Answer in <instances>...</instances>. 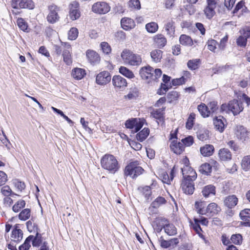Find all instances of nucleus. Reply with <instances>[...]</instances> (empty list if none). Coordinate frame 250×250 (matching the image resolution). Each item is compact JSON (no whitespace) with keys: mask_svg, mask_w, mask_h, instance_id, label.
Wrapping results in <instances>:
<instances>
[{"mask_svg":"<svg viewBox=\"0 0 250 250\" xmlns=\"http://www.w3.org/2000/svg\"><path fill=\"white\" fill-rule=\"evenodd\" d=\"M212 167L208 163H205L202 164L200 168L199 171L203 174L208 175L211 172Z\"/></svg>","mask_w":250,"mask_h":250,"instance_id":"35","label":"nucleus"},{"mask_svg":"<svg viewBox=\"0 0 250 250\" xmlns=\"http://www.w3.org/2000/svg\"><path fill=\"white\" fill-rule=\"evenodd\" d=\"M247 42V39L245 37L239 36L236 41L237 44L240 46L244 47L246 46Z\"/></svg>","mask_w":250,"mask_h":250,"instance_id":"62","label":"nucleus"},{"mask_svg":"<svg viewBox=\"0 0 250 250\" xmlns=\"http://www.w3.org/2000/svg\"><path fill=\"white\" fill-rule=\"evenodd\" d=\"M0 192L1 194L5 197L6 196H13L14 195H18L17 194L13 192L8 186H4L1 188Z\"/></svg>","mask_w":250,"mask_h":250,"instance_id":"39","label":"nucleus"},{"mask_svg":"<svg viewBox=\"0 0 250 250\" xmlns=\"http://www.w3.org/2000/svg\"><path fill=\"white\" fill-rule=\"evenodd\" d=\"M41 237V235L38 232H37L35 237L33 236L31 241L32 242V245L34 247H39L40 246L42 242Z\"/></svg>","mask_w":250,"mask_h":250,"instance_id":"56","label":"nucleus"},{"mask_svg":"<svg viewBox=\"0 0 250 250\" xmlns=\"http://www.w3.org/2000/svg\"><path fill=\"white\" fill-rule=\"evenodd\" d=\"M31 215V211L29 208L22 210L19 214V218L21 220L25 221L29 218Z\"/></svg>","mask_w":250,"mask_h":250,"instance_id":"44","label":"nucleus"},{"mask_svg":"<svg viewBox=\"0 0 250 250\" xmlns=\"http://www.w3.org/2000/svg\"><path fill=\"white\" fill-rule=\"evenodd\" d=\"M163 228L165 232L169 236L174 235L177 233V229L172 224L165 225Z\"/></svg>","mask_w":250,"mask_h":250,"instance_id":"31","label":"nucleus"},{"mask_svg":"<svg viewBox=\"0 0 250 250\" xmlns=\"http://www.w3.org/2000/svg\"><path fill=\"white\" fill-rule=\"evenodd\" d=\"M102 167L111 173H115L120 167L116 157L111 154L104 155L101 160Z\"/></svg>","mask_w":250,"mask_h":250,"instance_id":"1","label":"nucleus"},{"mask_svg":"<svg viewBox=\"0 0 250 250\" xmlns=\"http://www.w3.org/2000/svg\"><path fill=\"white\" fill-rule=\"evenodd\" d=\"M154 186V184L151 185V187L150 186H145L143 187H139L138 189L144 195L145 198L146 199H148L149 196L151 194V189L152 188V187Z\"/></svg>","mask_w":250,"mask_h":250,"instance_id":"36","label":"nucleus"},{"mask_svg":"<svg viewBox=\"0 0 250 250\" xmlns=\"http://www.w3.org/2000/svg\"><path fill=\"white\" fill-rule=\"evenodd\" d=\"M62 45L64 47L62 52L63 61L67 65H70L72 62L71 45L67 43H64Z\"/></svg>","mask_w":250,"mask_h":250,"instance_id":"14","label":"nucleus"},{"mask_svg":"<svg viewBox=\"0 0 250 250\" xmlns=\"http://www.w3.org/2000/svg\"><path fill=\"white\" fill-rule=\"evenodd\" d=\"M33 236L30 235L25 240L23 244L20 246V250H28L31 247L30 242L32 240Z\"/></svg>","mask_w":250,"mask_h":250,"instance_id":"48","label":"nucleus"},{"mask_svg":"<svg viewBox=\"0 0 250 250\" xmlns=\"http://www.w3.org/2000/svg\"><path fill=\"white\" fill-rule=\"evenodd\" d=\"M78 30L75 27L71 28L68 32V38L70 40H75L78 36Z\"/></svg>","mask_w":250,"mask_h":250,"instance_id":"49","label":"nucleus"},{"mask_svg":"<svg viewBox=\"0 0 250 250\" xmlns=\"http://www.w3.org/2000/svg\"><path fill=\"white\" fill-rule=\"evenodd\" d=\"M111 80V75L108 71H104L99 73L96 77V82L99 85H105Z\"/></svg>","mask_w":250,"mask_h":250,"instance_id":"12","label":"nucleus"},{"mask_svg":"<svg viewBox=\"0 0 250 250\" xmlns=\"http://www.w3.org/2000/svg\"><path fill=\"white\" fill-rule=\"evenodd\" d=\"M197 108L201 116L204 118L208 117L210 115V111L208 110V107L204 104H199Z\"/></svg>","mask_w":250,"mask_h":250,"instance_id":"29","label":"nucleus"},{"mask_svg":"<svg viewBox=\"0 0 250 250\" xmlns=\"http://www.w3.org/2000/svg\"><path fill=\"white\" fill-rule=\"evenodd\" d=\"M171 150L176 154H180L184 150L185 146L180 142H177L176 140L171 141L170 145Z\"/></svg>","mask_w":250,"mask_h":250,"instance_id":"20","label":"nucleus"},{"mask_svg":"<svg viewBox=\"0 0 250 250\" xmlns=\"http://www.w3.org/2000/svg\"><path fill=\"white\" fill-rule=\"evenodd\" d=\"M224 121H225V119L221 116L216 117L213 120V124L215 128L220 132H222L225 128Z\"/></svg>","mask_w":250,"mask_h":250,"instance_id":"24","label":"nucleus"},{"mask_svg":"<svg viewBox=\"0 0 250 250\" xmlns=\"http://www.w3.org/2000/svg\"><path fill=\"white\" fill-rule=\"evenodd\" d=\"M221 110L228 113L231 112L234 116L237 115L243 110V103L237 100H233L228 104H223L221 106Z\"/></svg>","mask_w":250,"mask_h":250,"instance_id":"4","label":"nucleus"},{"mask_svg":"<svg viewBox=\"0 0 250 250\" xmlns=\"http://www.w3.org/2000/svg\"><path fill=\"white\" fill-rule=\"evenodd\" d=\"M240 216L242 220L250 221V209L246 208L240 213Z\"/></svg>","mask_w":250,"mask_h":250,"instance_id":"52","label":"nucleus"},{"mask_svg":"<svg viewBox=\"0 0 250 250\" xmlns=\"http://www.w3.org/2000/svg\"><path fill=\"white\" fill-rule=\"evenodd\" d=\"M101 47L104 54H108L111 51L110 46L106 42H102L101 43Z\"/></svg>","mask_w":250,"mask_h":250,"instance_id":"57","label":"nucleus"},{"mask_svg":"<svg viewBox=\"0 0 250 250\" xmlns=\"http://www.w3.org/2000/svg\"><path fill=\"white\" fill-rule=\"evenodd\" d=\"M195 208L197 212L201 215L206 214V208L204 203L202 202L197 201L195 203Z\"/></svg>","mask_w":250,"mask_h":250,"instance_id":"40","label":"nucleus"},{"mask_svg":"<svg viewBox=\"0 0 250 250\" xmlns=\"http://www.w3.org/2000/svg\"><path fill=\"white\" fill-rule=\"evenodd\" d=\"M183 146H189L193 143V138L192 136H188L182 140Z\"/></svg>","mask_w":250,"mask_h":250,"instance_id":"64","label":"nucleus"},{"mask_svg":"<svg viewBox=\"0 0 250 250\" xmlns=\"http://www.w3.org/2000/svg\"><path fill=\"white\" fill-rule=\"evenodd\" d=\"M204 13L208 19H211L215 14V8L207 5L204 10Z\"/></svg>","mask_w":250,"mask_h":250,"instance_id":"46","label":"nucleus"},{"mask_svg":"<svg viewBox=\"0 0 250 250\" xmlns=\"http://www.w3.org/2000/svg\"><path fill=\"white\" fill-rule=\"evenodd\" d=\"M180 43L184 46H191L193 44L192 39L189 36L182 34L179 38Z\"/></svg>","mask_w":250,"mask_h":250,"instance_id":"28","label":"nucleus"},{"mask_svg":"<svg viewBox=\"0 0 250 250\" xmlns=\"http://www.w3.org/2000/svg\"><path fill=\"white\" fill-rule=\"evenodd\" d=\"M166 200L164 197H158L151 204V206L153 208H158L162 204H165Z\"/></svg>","mask_w":250,"mask_h":250,"instance_id":"50","label":"nucleus"},{"mask_svg":"<svg viewBox=\"0 0 250 250\" xmlns=\"http://www.w3.org/2000/svg\"><path fill=\"white\" fill-rule=\"evenodd\" d=\"M238 202V199L235 195H230L225 197L224 204L229 208H232L236 206Z\"/></svg>","mask_w":250,"mask_h":250,"instance_id":"16","label":"nucleus"},{"mask_svg":"<svg viewBox=\"0 0 250 250\" xmlns=\"http://www.w3.org/2000/svg\"><path fill=\"white\" fill-rule=\"evenodd\" d=\"M207 106L208 107V110L210 111V114H213L216 112V111L218 109L217 102L215 101L210 102L208 104Z\"/></svg>","mask_w":250,"mask_h":250,"instance_id":"59","label":"nucleus"},{"mask_svg":"<svg viewBox=\"0 0 250 250\" xmlns=\"http://www.w3.org/2000/svg\"><path fill=\"white\" fill-rule=\"evenodd\" d=\"M22 239V230L20 229H15L13 230L11 235V239L12 241L18 242Z\"/></svg>","mask_w":250,"mask_h":250,"instance_id":"30","label":"nucleus"},{"mask_svg":"<svg viewBox=\"0 0 250 250\" xmlns=\"http://www.w3.org/2000/svg\"><path fill=\"white\" fill-rule=\"evenodd\" d=\"M125 125L126 128L131 129L135 133L142 127L143 124L140 119L132 118L126 121Z\"/></svg>","mask_w":250,"mask_h":250,"instance_id":"7","label":"nucleus"},{"mask_svg":"<svg viewBox=\"0 0 250 250\" xmlns=\"http://www.w3.org/2000/svg\"><path fill=\"white\" fill-rule=\"evenodd\" d=\"M119 72L125 77L131 79L134 77L133 72L125 66H121L119 68Z\"/></svg>","mask_w":250,"mask_h":250,"instance_id":"38","label":"nucleus"},{"mask_svg":"<svg viewBox=\"0 0 250 250\" xmlns=\"http://www.w3.org/2000/svg\"><path fill=\"white\" fill-rule=\"evenodd\" d=\"M92 11L100 14H104L110 10V7L105 2H97L92 7Z\"/></svg>","mask_w":250,"mask_h":250,"instance_id":"9","label":"nucleus"},{"mask_svg":"<svg viewBox=\"0 0 250 250\" xmlns=\"http://www.w3.org/2000/svg\"><path fill=\"white\" fill-rule=\"evenodd\" d=\"M146 29L148 32L154 33L157 31L158 25L155 22H151L146 25Z\"/></svg>","mask_w":250,"mask_h":250,"instance_id":"42","label":"nucleus"},{"mask_svg":"<svg viewBox=\"0 0 250 250\" xmlns=\"http://www.w3.org/2000/svg\"><path fill=\"white\" fill-rule=\"evenodd\" d=\"M230 240L232 243L236 245H240L242 242V236L240 234L232 235Z\"/></svg>","mask_w":250,"mask_h":250,"instance_id":"55","label":"nucleus"},{"mask_svg":"<svg viewBox=\"0 0 250 250\" xmlns=\"http://www.w3.org/2000/svg\"><path fill=\"white\" fill-rule=\"evenodd\" d=\"M197 137L201 141L207 140L208 138V131L206 130H202L198 131L197 132Z\"/></svg>","mask_w":250,"mask_h":250,"instance_id":"54","label":"nucleus"},{"mask_svg":"<svg viewBox=\"0 0 250 250\" xmlns=\"http://www.w3.org/2000/svg\"><path fill=\"white\" fill-rule=\"evenodd\" d=\"M149 134V129L148 128L145 127L142 131L137 134L136 139L138 141L143 142L147 137Z\"/></svg>","mask_w":250,"mask_h":250,"instance_id":"33","label":"nucleus"},{"mask_svg":"<svg viewBox=\"0 0 250 250\" xmlns=\"http://www.w3.org/2000/svg\"><path fill=\"white\" fill-rule=\"evenodd\" d=\"M202 193L203 196L207 198L213 196L216 194L215 187L212 185H208L203 187Z\"/></svg>","mask_w":250,"mask_h":250,"instance_id":"17","label":"nucleus"},{"mask_svg":"<svg viewBox=\"0 0 250 250\" xmlns=\"http://www.w3.org/2000/svg\"><path fill=\"white\" fill-rule=\"evenodd\" d=\"M183 179L195 181L197 178V174L195 170L190 167H184L181 168Z\"/></svg>","mask_w":250,"mask_h":250,"instance_id":"11","label":"nucleus"},{"mask_svg":"<svg viewBox=\"0 0 250 250\" xmlns=\"http://www.w3.org/2000/svg\"><path fill=\"white\" fill-rule=\"evenodd\" d=\"M162 74V70L157 68L154 70L149 65L142 67L140 70V75L142 78L147 80L148 82L151 81H156Z\"/></svg>","mask_w":250,"mask_h":250,"instance_id":"2","label":"nucleus"},{"mask_svg":"<svg viewBox=\"0 0 250 250\" xmlns=\"http://www.w3.org/2000/svg\"><path fill=\"white\" fill-rule=\"evenodd\" d=\"M79 6V2L76 1H72L69 5V16L70 19L73 21L76 20L80 17L81 12Z\"/></svg>","mask_w":250,"mask_h":250,"instance_id":"8","label":"nucleus"},{"mask_svg":"<svg viewBox=\"0 0 250 250\" xmlns=\"http://www.w3.org/2000/svg\"><path fill=\"white\" fill-rule=\"evenodd\" d=\"M17 23L18 27L23 31L26 32L29 31L27 23L22 18H18Z\"/></svg>","mask_w":250,"mask_h":250,"instance_id":"37","label":"nucleus"},{"mask_svg":"<svg viewBox=\"0 0 250 250\" xmlns=\"http://www.w3.org/2000/svg\"><path fill=\"white\" fill-rule=\"evenodd\" d=\"M153 40L155 44L159 48H163L167 42V39L161 34L155 35L153 37Z\"/></svg>","mask_w":250,"mask_h":250,"instance_id":"19","label":"nucleus"},{"mask_svg":"<svg viewBox=\"0 0 250 250\" xmlns=\"http://www.w3.org/2000/svg\"><path fill=\"white\" fill-rule=\"evenodd\" d=\"M181 188L183 192L187 194H192L194 191V181L183 179L181 183Z\"/></svg>","mask_w":250,"mask_h":250,"instance_id":"10","label":"nucleus"},{"mask_svg":"<svg viewBox=\"0 0 250 250\" xmlns=\"http://www.w3.org/2000/svg\"><path fill=\"white\" fill-rule=\"evenodd\" d=\"M86 57L88 62L92 65L98 64L100 61L99 54L93 50H87L86 52Z\"/></svg>","mask_w":250,"mask_h":250,"instance_id":"15","label":"nucleus"},{"mask_svg":"<svg viewBox=\"0 0 250 250\" xmlns=\"http://www.w3.org/2000/svg\"><path fill=\"white\" fill-rule=\"evenodd\" d=\"M214 151V147L211 145H206L200 148L201 153L204 156H210Z\"/></svg>","mask_w":250,"mask_h":250,"instance_id":"27","label":"nucleus"},{"mask_svg":"<svg viewBox=\"0 0 250 250\" xmlns=\"http://www.w3.org/2000/svg\"><path fill=\"white\" fill-rule=\"evenodd\" d=\"M165 108H159L153 111L151 113L152 115L154 118L158 120H162L163 118L164 110Z\"/></svg>","mask_w":250,"mask_h":250,"instance_id":"47","label":"nucleus"},{"mask_svg":"<svg viewBox=\"0 0 250 250\" xmlns=\"http://www.w3.org/2000/svg\"><path fill=\"white\" fill-rule=\"evenodd\" d=\"M174 22L171 20H168L166 21L164 25V28L167 34L169 37H174L175 34Z\"/></svg>","mask_w":250,"mask_h":250,"instance_id":"21","label":"nucleus"},{"mask_svg":"<svg viewBox=\"0 0 250 250\" xmlns=\"http://www.w3.org/2000/svg\"><path fill=\"white\" fill-rule=\"evenodd\" d=\"M86 74L85 71L82 68H75L72 71V77L76 80H81Z\"/></svg>","mask_w":250,"mask_h":250,"instance_id":"26","label":"nucleus"},{"mask_svg":"<svg viewBox=\"0 0 250 250\" xmlns=\"http://www.w3.org/2000/svg\"><path fill=\"white\" fill-rule=\"evenodd\" d=\"M112 82L114 87L117 89H123L127 84L126 79L120 75L113 76Z\"/></svg>","mask_w":250,"mask_h":250,"instance_id":"13","label":"nucleus"},{"mask_svg":"<svg viewBox=\"0 0 250 250\" xmlns=\"http://www.w3.org/2000/svg\"><path fill=\"white\" fill-rule=\"evenodd\" d=\"M13 184L17 189L20 191H21L25 188L24 183L21 181H19L18 180H14Z\"/></svg>","mask_w":250,"mask_h":250,"instance_id":"61","label":"nucleus"},{"mask_svg":"<svg viewBox=\"0 0 250 250\" xmlns=\"http://www.w3.org/2000/svg\"><path fill=\"white\" fill-rule=\"evenodd\" d=\"M163 52L158 49L153 50L150 54L152 60L155 62H158L161 61L162 58Z\"/></svg>","mask_w":250,"mask_h":250,"instance_id":"32","label":"nucleus"},{"mask_svg":"<svg viewBox=\"0 0 250 250\" xmlns=\"http://www.w3.org/2000/svg\"><path fill=\"white\" fill-rule=\"evenodd\" d=\"M25 206V202L24 200H20L18 201L12 208L13 210L15 212H18L20 209L24 207Z\"/></svg>","mask_w":250,"mask_h":250,"instance_id":"51","label":"nucleus"},{"mask_svg":"<svg viewBox=\"0 0 250 250\" xmlns=\"http://www.w3.org/2000/svg\"><path fill=\"white\" fill-rule=\"evenodd\" d=\"M144 169L138 166L137 162H131L126 166L125 170V174L129 176L132 178H135L138 175L143 173Z\"/></svg>","mask_w":250,"mask_h":250,"instance_id":"5","label":"nucleus"},{"mask_svg":"<svg viewBox=\"0 0 250 250\" xmlns=\"http://www.w3.org/2000/svg\"><path fill=\"white\" fill-rule=\"evenodd\" d=\"M196 115L194 113H191L187 120L186 123V127L188 129L192 128L193 125L194 120L195 118Z\"/></svg>","mask_w":250,"mask_h":250,"instance_id":"53","label":"nucleus"},{"mask_svg":"<svg viewBox=\"0 0 250 250\" xmlns=\"http://www.w3.org/2000/svg\"><path fill=\"white\" fill-rule=\"evenodd\" d=\"M199 223V219L196 218H194V223L190 222L191 226L192 227V228L194 229V230L197 233L199 234V236H201V232L202 231V230L200 227Z\"/></svg>","mask_w":250,"mask_h":250,"instance_id":"41","label":"nucleus"},{"mask_svg":"<svg viewBox=\"0 0 250 250\" xmlns=\"http://www.w3.org/2000/svg\"><path fill=\"white\" fill-rule=\"evenodd\" d=\"M220 210V208L216 203H211L206 208L205 215L207 216H213L218 213Z\"/></svg>","mask_w":250,"mask_h":250,"instance_id":"18","label":"nucleus"},{"mask_svg":"<svg viewBox=\"0 0 250 250\" xmlns=\"http://www.w3.org/2000/svg\"><path fill=\"white\" fill-rule=\"evenodd\" d=\"M48 8L49 13L47 16V20L50 23H54L60 19L58 12L60 11V8L55 4H52L49 5Z\"/></svg>","mask_w":250,"mask_h":250,"instance_id":"6","label":"nucleus"},{"mask_svg":"<svg viewBox=\"0 0 250 250\" xmlns=\"http://www.w3.org/2000/svg\"><path fill=\"white\" fill-rule=\"evenodd\" d=\"M200 63V59H193L188 61L187 65L190 69L195 70L199 67Z\"/></svg>","mask_w":250,"mask_h":250,"instance_id":"45","label":"nucleus"},{"mask_svg":"<svg viewBox=\"0 0 250 250\" xmlns=\"http://www.w3.org/2000/svg\"><path fill=\"white\" fill-rule=\"evenodd\" d=\"M217 44V42L215 40H209L207 42L208 49L211 51L215 52Z\"/></svg>","mask_w":250,"mask_h":250,"instance_id":"60","label":"nucleus"},{"mask_svg":"<svg viewBox=\"0 0 250 250\" xmlns=\"http://www.w3.org/2000/svg\"><path fill=\"white\" fill-rule=\"evenodd\" d=\"M235 134L237 138L242 141L246 140L248 137L246 128L242 126L237 127Z\"/></svg>","mask_w":250,"mask_h":250,"instance_id":"25","label":"nucleus"},{"mask_svg":"<svg viewBox=\"0 0 250 250\" xmlns=\"http://www.w3.org/2000/svg\"><path fill=\"white\" fill-rule=\"evenodd\" d=\"M129 7L134 9H140L141 4L139 0H130L128 2Z\"/></svg>","mask_w":250,"mask_h":250,"instance_id":"58","label":"nucleus"},{"mask_svg":"<svg viewBox=\"0 0 250 250\" xmlns=\"http://www.w3.org/2000/svg\"><path fill=\"white\" fill-rule=\"evenodd\" d=\"M159 241L160 243L161 246L163 248H168L171 246V241H167L164 239L163 237L161 236L159 239Z\"/></svg>","mask_w":250,"mask_h":250,"instance_id":"63","label":"nucleus"},{"mask_svg":"<svg viewBox=\"0 0 250 250\" xmlns=\"http://www.w3.org/2000/svg\"><path fill=\"white\" fill-rule=\"evenodd\" d=\"M218 156L220 160L227 161L231 160L232 155L228 149L224 148L219 150Z\"/></svg>","mask_w":250,"mask_h":250,"instance_id":"23","label":"nucleus"},{"mask_svg":"<svg viewBox=\"0 0 250 250\" xmlns=\"http://www.w3.org/2000/svg\"><path fill=\"white\" fill-rule=\"evenodd\" d=\"M124 62L127 64L133 66H138L142 62V58L139 55L133 53L129 49H124L121 55Z\"/></svg>","mask_w":250,"mask_h":250,"instance_id":"3","label":"nucleus"},{"mask_svg":"<svg viewBox=\"0 0 250 250\" xmlns=\"http://www.w3.org/2000/svg\"><path fill=\"white\" fill-rule=\"evenodd\" d=\"M241 167L243 169L247 171L250 169V156H245L241 162Z\"/></svg>","mask_w":250,"mask_h":250,"instance_id":"43","label":"nucleus"},{"mask_svg":"<svg viewBox=\"0 0 250 250\" xmlns=\"http://www.w3.org/2000/svg\"><path fill=\"white\" fill-rule=\"evenodd\" d=\"M21 8L33 9L34 7V2L32 0H21L19 3Z\"/></svg>","mask_w":250,"mask_h":250,"instance_id":"34","label":"nucleus"},{"mask_svg":"<svg viewBox=\"0 0 250 250\" xmlns=\"http://www.w3.org/2000/svg\"><path fill=\"white\" fill-rule=\"evenodd\" d=\"M121 24L122 27L125 30L132 29L135 26V22L132 19L126 17L122 19Z\"/></svg>","mask_w":250,"mask_h":250,"instance_id":"22","label":"nucleus"}]
</instances>
